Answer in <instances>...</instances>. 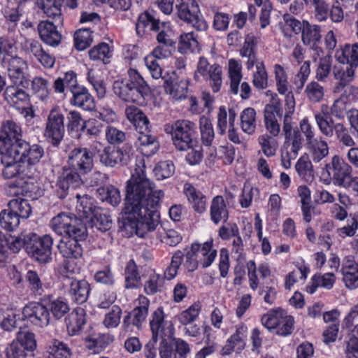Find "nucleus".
I'll list each match as a JSON object with an SVG mask.
<instances>
[{
    "label": "nucleus",
    "mask_w": 358,
    "mask_h": 358,
    "mask_svg": "<svg viewBox=\"0 0 358 358\" xmlns=\"http://www.w3.org/2000/svg\"><path fill=\"white\" fill-rule=\"evenodd\" d=\"M164 196V192L156 189L155 183L147 178L144 160H137L127 182L123 215L119 221L122 235L143 238L154 231L159 222L157 208Z\"/></svg>",
    "instance_id": "nucleus-1"
},
{
    "label": "nucleus",
    "mask_w": 358,
    "mask_h": 358,
    "mask_svg": "<svg viewBox=\"0 0 358 358\" xmlns=\"http://www.w3.org/2000/svg\"><path fill=\"white\" fill-rule=\"evenodd\" d=\"M0 154L2 155L1 162L4 165L3 176L6 178L17 177V185L10 186V189L17 187V189L13 192V194H20L33 190V186L36 182V169L35 167L27 168L23 165L17 156L13 153V150H6L0 146ZM11 192V190H10Z\"/></svg>",
    "instance_id": "nucleus-2"
},
{
    "label": "nucleus",
    "mask_w": 358,
    "mask_h": 358,
    "mask_svg": "<svg viewBox=\"0 0 358 358\" xmlns=\"http://www.w3.org/2000/svg\"><path fill=\"white\" fill-rule=\"evenodd\" d=\"M15 49L12 41L5 38H0V59L8 64V76L14 84H22L28 65L21 57L13 56Z\"/></svg>",
    "instance_id": "nucleus-3"
},
{
    "label": "nucleus",
    "mask_w": 358,
    "mask_h": 358,
    "mask_svg": "<svg viewBox=\"0 0 358 358\" xmlns=\"http://www.w3.org/2000/svg\"><path fill=\"white\" fill-rule=\"evenodd\" d=\"M282 134L285 142L281 154L282 164L285 169H289L302 148L303 138L298 129H293L292 123H283Z\"/></svg>",
    "instance_id": "nucleus-4"
},
{
    "label": "nucleus",
    "mask_w": 358,
    "mask_h": 358,
    "mask_svg": "<svg viewBox=\"0 0 358 358\" xmlns=\"http://www.w3.org/2000/svg\"><path fill=\"white\" fill-rule=\"evenodd\" d=\"M194 80L198 83H209L213 92H218L222 85V69L218 64H210L204 57H200L194 73Z\"/></svg>",
    "instance_id": "nucleus-5"
},
{
    "label": "nucleus",
    "mask_w": 358,
    "mask_h": 358,
    "mask_svg": "<svg viewBox=\"0 0 358 358\" xmlns=\"http://www.w3.org/2000/svg\"><path fill=\"white\" fill-rule=\"evenodd\" d=\"M52 238L48 234L39 236L31 234L27 236L24 245L27 252L41 263L50 262L52 256Z\"/></svg>",
    "instance_id": "nucleus-6"
},
{
    "label": "nucleus",
    "mask_w": 358,
    "mask_h": 358,
    "mask_svg": "<svg viewBox=\"0 0 358 358\" xmlns=\"http://www.w3.org/2000/svg\"><path fill=\"white\" fill-rule=\"evenodd\" d=\"M51 229L57 234L86 237V228L80 220L65 213H60L50 221Z\"/></svg>",
    "instance_id": "nucleus-7"
},
{
    "label": "nucleus",
    "mask_w": 358,
    "mask_h": 358,
    "mask_svg": "<svg viewBox=\"0 0 358 358\" xmlns=\"http://www.w3.org/2000/svg\"><path fill=\"white\" fill-rule=\"evenodd\" d=\"M64 133V115L55 107L48 115L43 136L49 143L57 147L63 140Z\"/></svg>",
    "instance_id": "nucleus-8"
},
{
    "label": "nucleus",
    "mask_w": 358,
    "mask_h": 358,
    "mask_svg": "<svg viewBox=\"0 0 358 358\" xmlns=\"http://www.w3.org/2000/svg\"><path fill=\"white\" fill-rule=\"evenodd\" d=\"M172 141L178 150H185L188 145L197 139L195 138L196 126L195 123L187 120H178L172 125Z\"/></svg>",
    "instance_id": "nucleus-9"
},
{
    "label": "nucleus",
    "mask_w": 358,
    "mask_h": 358,
    "mask_svg": "<svg viewBox=\"0 0 358 358\" xmlns=\"http://www.w3.org/2000/svg\"><path fill=\"white\" fill-rule=\"evenodd\" d=\"M322 175H327L329 180H333L334 185L340 187L352 172L351 166L340 156L334 155L328 162L322 167Z\"/></svg>",
    "instance_id": "nucleus-10"
},
{
    "label": "nucleus",
    "mask_w": 358,
    "mask_h": 358,
    "mask_svg": "<svg viewBox=\"0 0 358 358\" xmlns=\"http://www.w3.org/2000/svg\"><path fill=\"white\" fill-rule=\"evenodd\" d=\"M266 96L271 98V103L265 106L264 110V121L266 131L272 136H278L280 132V127L277 117L280 115V105L278 95L271 90L266 92Z\"/></svg>",
    "instance_id": "nucleus-11"
},
{
    "label": "nucleus",
    "mask_w": 358,
    "mask_h": 358,
    "mask_svg": "<svg viewBox=\"0 0 358 358\" xmlns=\"http://www.w3.org/2000/svg\"><path fill=\"white\" fill-rule=\"evenodd\" d=\"M356 67L351 65L345 66L335 67L334 69V77L338 80L336 83L333 92L339 94L344 92V94L358 95V88L353 85H349L355 78Z\"/></svg>",
    "instance_id": "nucleus-12"
},
{
    "label": "nucleus",
    "mask_w": 358,
    "mask_h": 358,
    "mask_svg": "<svg viewBox=\"0 0 358 358\" xmlns=\"http://www.w3.org/2000/svg\"><path fill=\"white\" fill-rule=\"evenodd\" d=\"M12 150L27 168L35 167L44 155V150L40 145H30L26 141H20Z\"/></svg>",
    "instance_id": "nucleus-13"
},
{
    "label": "nucleus",
    "mask_w": 358,
    "mask_h": 358,
    "mask_svg": "<svg viewBox=\"0 0 358 358\" xmlns=\"http://www.w3.org/2000/svg\"><path fill=\"white\" fill-rule=\"evenodd\" d=\"M46 306L43 299L40 302H29L22 311L23 320L38 327H47L50 323V317Z\"/></svg>",
    "instance_id": "nucleus-14"
},
{
    "label": "nucleus",
    "mask_w": 358,
    "mask_h": 358,
    "mask_svg": "<svg viewBox=\"0 0 358 358\" xmlns=\"http://www.w3.org/2000/svg\"><path fill=\"white\" fill-rule=\"evenodd\" d=\"M164 90L165 93L173 100L185 99L187 94L188 86L190 83L189 78L179 79L176 73L172 71L163 76Z\"/></svg>",
    "instance_id": "nucleus-15"
},
{
    "label": "nucleus",
    "mask_w": 358,
    "mask_h": 358,
    "mask_svg": "<svg viewBox=\"0 0 358 358\" xmlns=\"http://www.w3.org/2000/svg\"><path fill=\"white\" fill-rule=\"evenodd\" d=\"M150 321V329L152 334V338L158 340L169 338L174 333V327L171 321L166 319L163 308H157L152 314Z\"/></svg>",
    "instance_id": "nucleus-16"
},
{
    "label": "nucleus",
    "mask_w": 358,
    "mask_h": 358,
    "mask_svg": "<svg viewBox=\"0 0 358 358\" xmlns=\"http://www.w3.org/2000/svg\"><path fill=\"white\" fill-rule=\"evenodd\" d=\"M22 128L20 124L12 120L4 121L0 131V146L6 150L14 149L20 141H23Z\"/></svg>",
    "instance_id": "nucleus-17"
},
{
    "label": "nucleus",
    "mask_w": 358,
    "mask_h": 358,
    "mask_svg": "<svg viewBox=\"0 0 358 358\" xmlns=\"http://www.w3.org/2000/svg\"><path fill=\"white\" fill-rule=\"evenodd\" d=\"M178 16L182 21L198 31H205L208 29V24L203 19L196 5L189 6L182 3L177 6Z\"/></svg>",
    "instance_id": "nucleus-18"
},
{
    "label": "nucleus",
    "mask_w": 358,
    "mask_h": 358,
    "mask_svg": "<svg viewBox=\"0 0 358 358\" xmlns=\"http://www.w3.org/2000/svg\"><path fill=\"white\" fill-rule=\"evenodd\" d=\"M68 164L73 170L87 173L93 167L92 155L87 148H75L69 155Z\"/></svg>",
    "instance_id": "nucleus-19"
},
{
    "label": "nucleus",
    "mask_w": 358,
    "mask_h": 358,
    "mask_svg": "<svg viewBox=\"0 0 358 358\" xmlns=\"http://www.w3.org/2000/svg\"><path fill=\"white\" fill-rule=\"evenodd\" d=\"M131 155L132 148L130 145H124L119 149L107 148L100 155V161L102 164L110 167L124 165L129 162Z\"/></svg>",
    "instance_id": "nucleus-20"
},
{
    "label": "nucleus",
    "mask_w": 358,
    "mask_h": 358,
    "mask_svg": "<svg viewBox=\"0 0 358 358\" xmlns=\"http://www.w3.org/2000/svg\"><path fill=\"white\" fill-rule=\"evenodd\" d=\"M247 336V326L244 324L236 325L235 332L228 338L226 344L223 346L221 351L222 355H229L234 352H241L245 347Z\"/></svg>",
    "instance_id": "nucleus-21"
},
{
    "label": "nucleus",
    "mask_w": 358,
    "mask_h": 358,
    "mask_svg": "<svg viewBox=\"0 0 358 358\" xmlns=\"http://www.w3.org/2000/svg\"><path fill=\"white\" fill-rule=\"evenodd\" d=\"M191 247L203 268L209 267L217 257V252L213 246V238H210L202 244L197 242L193 243Z\"/></svg>",
    "instance_id": "nucleus-22"
},
{
    "label": "nucleus",
    "mask_w": 358,
    "mask_h": 358,
    "mask_svg": "<svg viewBox=\"0 0 358 358\" xmlns=\"http://www.w3.org/2000/svg\"><path fill=\"white\" fill-rule=\"evenodd\" d=\"M345 286L351 290L358 288V264L353 256H346L341 269Z\"/></svg>",
    "instance_id": "nucleus-23"
},
{
    "label": "nucleus",
    "mask_w": 358,
    "mask_h": 358,
    "mask_svg": "<svg viewBox=\"0 0 358 358\" xmlns=\"http://www.w3.org/2000/svg\"><path fill=\"white\" fill-rule=\"evenodd\" d=\"M135 90L125 79H118L114 81L113 91L120 99L126 102L143 103L144 99L138 94Z\"/></svg>",
    "instance_id": "nucleus-24"
},
{
    "label": "nucleus",
    "mask_w": 358,
    "mask_h": 358,
    "mask_svg": "<svg viewBox=\"0 0 358 358\" xmlns=\"http://www.w3.org/2000/svg\"><path fill=\"white\" fill-rule=\"evenodd\" d=\"M85 238V237H75L73 236L64 237L57 246L60 254L66 259L81 257L83 248L79 241Z\"/></svg>",
    "instance_id": "nucleus-25"
},
{
    "label": "nucleus",
    "mask_w": 358,
    "mask_h": 358,
    "mask_svg": "<svg viewBox=\"0 0 358 358\" xmlns=\"http://www.w3.org/2000/svg\"><path fill=\"white\" fill-rule=\"evenodd\" d=\"M183 192L192 208L198 213H203L206 210V196L191 183L186 182L183 185Z\"/></svg>",
    "instance_id": "nucleus-26"
},
{
    "label": "nucleus",
    "mask_w": 358,
    "mask_h": 358,
    "mask_svg": "<svg viewBox=\"0 0 358 358\" xmlns=\"http://www.w3.org/2000/svg\"><path fill=\"white\" fill-rule=\"evenodd\" d=\"M38 31L41 39L47 45L56 47L62 40V34L57 26L48 20L41 21L38 25Z\"/></svg>",
    "instance_id": "nucleus-27"
},
{
    "label": "nucleus",
    "mask_w": 358,
    "mask_h": 358,
    "mask_svg": "<svg viewBox=\"0 0 358 358\" xmlns=\"http://www.w3.org/2000/svg\"><path fill=\"white\" fill-rule=\"evenodd\" d=\"M17 85L14 84L8 86L3 94L6 101L15 108H21L24 105H29L30 101L29 94Z\"/></svg>",
    "instance_id": "nucleus-28"
},
{
    "label": "nucleus",
    "mask_w": 358,
    "mask_h": 358,
    "mask_svg": "<svg viewBox=\"0 0 358 358\" xmlns=\"http://www.w3.org/2000/svg\"><path fill=\"white\" fill-rule=\"evenodd\" d=\"M135 146L141 153L146 157L155 155L159 148V143L156 136L139 132Z\"/></svg>",
    "instance_id": "nucleus-29"
},
{
    "label": "nucleus",
    "mask_w": 358,
    "mask_h": 358,
    "mask_svg": "<svg viewBox=\"0 0 358 358\" xmlns=\"http://www.w3.org/2000/svg\"><path fill=\"white\" fill-rule=\"evenodd\" d=\"M161 23L152 12L145 11L138 15L136 24V33L143 36L149 31H158L161 29Z\"/></svg>",
    "instance_id": "nucleus-30"
},
{
    "label": "nucleus",
    "mask_w": 358,
    "mask_h": 358,
    "mask_svg": "<svg viewBox=\"0 0 358 358\" xmlns=\"http://www.w3.org/2000/svg\"><path fill=\"white\" fill-rule=\"evenodd\" d=\"M125 114L127 120L135 127L138 132L148 131L150 121L145 114L138 108L130 106L127 107Z\"/></svg>",
    "instance_id": "nucleus-31"
},
{
    "label": "nucleus",
    "mask_w": 358,
    "mask_h": 358,
    "mask_svg": "<svg viewBox=\"0 0 358 358\" xmlns=\"http://www.w3.org/2000/svg\"><path fill=\"white\" fill-rule=\"evenodd\" d=\"M71 94L72 98L70 99L71 105L87 111L92 110L95 108L94 97L85 87L82 85Z\"/></svg>",
    "instance_id": "nucleus-32"
},
{
    "label": "nucleus",
    "mask_w": 358,
    "mask_h": 358,
    "mask_svg": "<svg viewBox=\"0 0 358 358\" xmlns=\"http://www.w3.org/2000/svg\"><path fill=\"white\" fill-rule=\"evenodd\" d=\"M67 281L70 287L69 292L72 299L78 303L85 302L90 292L89 283L85 280H78L70 278Z\"/></svg>",
    "instance_id": "nucleus-33"
},
{
    "label": "nucleus",
    "mask_w": 358,
    "mask_h": 358,
    "mask_svg": "<svg viewBox=\"0 0 358 358\" xmlns=\"http://www.w3.org/2000/svg\"><path fill=\"white\" fill-rule=\"evenodd\" d=\"M86 323V313L83 308H77L66 318V325L69 335L76 336L83 329Z\"/></svg>",
    "instance_id": "nucleus-34"
},
{
    "label": "nucleus",
    "mask_w": 358,
    "mask_h": 358,
    "mask_svg": "<svg viewBox=\"0 0 358 358\" xmlns=\"http://www.w3.org/2000/svg\"><path fill=\"white\" fill-rule=\"evenodd\" d=\"M335 282L336 276L332 272L324 274L315 273L311 277L310 282L306 287V290L308 294H313L318 287L331 289L334 287Z\"/></svg>",
    "instance_id": "nucleus-35"
},
{
    "label": "nucleus",
    "mask_w": 358,
    "mask_h": 358,
    "mask_svg": "<svg viewBox=\"0 0 358 358\" xmlns=\"http://www.w3.org/2000/svg\"><path fill=\"white\" fill-rule=\"evenodd\" d=\"M81 183V179L78 173H66L58 178L57 182V194L59 198H64L66 196L70 189H76Z\"/></svg>",
    "instance_id": "nucleus-36"
},
{
    "label": "nucleus",
    "mask_w": 358,
    "mask_h": 358,
    "mask_svg": "<svg viewBox=\"0 0 358 358\" xmlns=\"http://www.w3.org/2000/svg\"><path fill=\"white\" fill-rule=\"evenodd\" d=\"M312 162L315 164L321 163L329 154L327 142L322 136L306 145Z\"/></svg>",
    "instance_id": "nucleus-37"
},
{
    "label": "nucleus",
    "mask_w": 358,
    "mask_h": 358,
    "mask_svg": "<svg viewBox=\"0 0 358 358\" xmlns=\"http://www.w3.org/2000/svg\"><path fill=\"white\" fill-rule=\"evenodd\" d=\"M27 50L31 53L34 57L45 68H52L55 58L52 55L46 52L41 44L37 41H29L27 42Z\"/></svg>",
    "instance_id": "nucleus-38"
},
{
    "label": "nucleus",
    "mask_w": 358,
    "mask_h": 358,
    "mask_svg": "<svg viewBox=\"0 0 358 358\" xmlns=\"http://www.w3.org/2000/svg\"><path fill=\"white\" fill-rule=\"evenodd\" d=\"M36 5L46 17L53 19L57 24H62V5L59 0H36Z\"/></svg>",
    "instance_id": "nucleus-39"
},
{
    "label": "nucleus",
    "mask_w": 358,
    "mask_h": 358,
    "mask_svg": "<svg viewBox=\"0 0 358 358\" xmlns=\"http://www.w3.org/2000/svg\"><path fill=\"white\" fill-rule=\"evenodd\" d=\"M138 301L141 306L136 307L134 309L132 314L129 313L124 317V325H129L131 316L133 317L132 324L138 327H140L142 322L145 321L148 315L149 301L145 296H140L138 298Z\"/></svg>",
    "instance_id": "nucleus-40"
},
{
    "label": "nucleus",
    "mask_w": 358,
    "mask_h": 358,
    "mask_svg": "<svg viewBox=\"0 0 358 358\" xmlns=\"http://www.w3.org/2000/svg\"><path fill=\"white\" fill-rule=\"evenodd\" d=\"M227 72L230 80V91L236 95L239 92V85L243 78L241 62L234 58L229 59Z\"/></svg>",
    "instance_id": "nucleus-41"
},
{
    "label": "nucleus",
    "mask_w": 358,
    "mask_h": 358,
    "mask_svg": "<svg viewBox=\"0 0 358 358\" xmlns=\"http://www.w3.org/2000/svg\"><path fill=\"white\" fill-rule=\"evenodd\" d=\"M236 113L234 109L227 110L224 106H220L217 115V128L219 134H224L231 127H234Z\"/></svg>",
    "instance_id": "nucleus-42"
},
{
    "label": "nucleus",
    "mask_w": 358,
    "mask_h": 358,
    "mask_svg": "<svg viewBox=\"0 0 358 358\" xmlns=\"http://www.w3.org/2000/svg\"><path fill=\"white\" fill-rule=\"evenodd\" d=\"M76 198L77 199L76 210L79 220H88L93 214L94 210L98 208L94 205V199L87 194L81 196L80 194H76Z\"/></svg>",
    "instance_id": "nucleus-43"
},
{
    "label": "nucleus",
    "mask_w": 358,
    "mask_h": 358,
    "mask_svg": "<svg viewBox=\"0 0 358 358\" xmlns=\"http://www.w3.org/2000/svg\"><path fill=\"white\" fill-rule=\"evenodd\" d=\"M114 341V336L110 334H102L87 338L85 346L93 353L99 354Z\"/></svg>",
    "instance_id": "nucleus-44"
},
{
    "label": "nucleus",
    "mask_w": 358,
    "mask_h": 358,
    "mask_svg": "<svg viewBox=\"0 0 358 358\" xmlns=\"http://www.w3.org/2000/svg\"><path fill=\"white\" fill-rule=\"evenodd\" d=\"M324 108H327V105H322L321 111L314 113L316 125L320 133L328 138L332 137L334 132V124L332 120H328V113H324Z\"/></svg>",
    "instance_id": "nucleus-45"
},
{
    "label": "nucleus",
    "mask_w": 358,
    "mask_h": 358,
    "mask_svg": "<svg viewBox=\"0 0 358 358\" xmlns=\"http://www.w3.org/2000/svg\"><path fill=\"white\" fill-rule=\"evenodd\" d=\"M129 79L127 80L128 83H131V85L135 90H137L138 94L145 99L150 92V89L146 83L141 75L134 69L130 68L128 71Z\"/></svg>",
    "instance_id": "nucleus-46"
},
{
    "label": "nucleus",
    "mask_w": 358,
    "mask_h": 358,
    "mask_svg": "<svg viewBox=\"0 0 358 358\" xmlns=\"http://www.w3.org/2000/svg\"><path fill=\"white\" fill-rule=\"evenodd\" d=\"M87 79L88 83L93 87L98 97L103 98L106 93V84L102 71L100 69H89Z\"/></svg>",
    "instance_id": "nucleus-47"
},
{
    "label": "nucleus",
    "mask_w": 358,
    "mask_h": 358,
    "mask_svg": "<svg viewBox=\"0 0 358 358\" xmlns=\"http://www.w3.org/2000/svg\"><path fill=\"white\" fill-rule=\"evenodd\" d=\"M86 221L90 222L92 227L105 231L111 227L112 220L106 212L101 208L94 210L93 214Z\"/></svg>",
    "instance_id": "nucleus-48"
},
{
    "label": "nucleus",
    "mask_w": 358,
    "mask_h": 358,
    "mask_svg": "<svg viewBox=\"0 0 358 358\" xmlns=\"http://www.w3.org/2000/svg\"><path fill=\"white\" fill-rule=\"evenodd\" d=\"M96 193L101 201L107 202L113 206H117L121 202L120 190L113 185L99 187Z\"/></svg>",
    "instance_id": "nucleus-49"
},
{
    "label": "nucleus",
    "mask_w": 358,
    "mask_h": 358,
    "mask_svg": "<svg viewBox=\"0 0 358 358\" xmlns=\"http://www.w3.org/2000/svg\"><path fill=\"white\" fill-rule=\"evenodd\" d=\"M210 217L215 224L225 221L228 217V211L224 200L222 196L213 198L210 206Z\"/></svg>",
    "instance_id": "nucleus-50"
},
{
    "label": "nucleus",
    "mask_w": 358,
    "mask_h": 358,
    "mask_svg": "<svg viewBox=\"0 0 358 358\" xmlns=\"http://www.w3.org/2000/svg\"><path fill=\"white\" fill-rule=\"evenodd\" d=\"M241 128L242 131L252 135L256 131L257 120L256 111L254 108L248 107L245 108L240 115Z\"/></svg>",
    "instance_id": "nucleus-51"
},
{
    "label": "nucleus",
    "mask_w": 358,
    "mask_h": 358,
    "mask_svg": "<svg viewBox=\"0 0 358 358\" xmlns=\"http://www.w3.org/2000/svg\"><path fill=\"white\" fill-rule=\"evenodd\" d=\"M46 308L56 319L62 318L69 310L67 303L60 298H44Z\"/></svg>",
    "instance_id": "nucleus-52"
},
{
    "label": "nucleus",
    "mask_w": 358,
    "mask_h": 358,
    "mask_svg": "<svg viewBox=\"0 0 358 358\" xmlns=\"http://www.w3.org/2000/svg\"><path fill=\"white\" fill-rule=\"evenodd\" d=\"M276 90L280 94H285L292 90L288 81V75L282 66L275 64L273 66Z\"/></svg>",
    "instance_id": "nucleus-53"
},
{
    "label": "nucleus",
    "mask_w": 358,
    "mask_h": 358,
    "mask_svg": "<svg viewBox=\"0 0 358 358\" xmlns=\"http://www.w3.org/2000/svg\"><path fill=\"white\" fill-rule=\"evenodd\" d=\"M90 58L96 62H102L106 64L110 62L113 50L108 43H101L89 50Z\"/></svg>",
    "instance_id": "nucleus-54"
},
{
    "label": "nucleus",
    "mask_w": 358,
    "mask_h": 358,
    "mask_svg": "<svg viewBox=\"0 0 358 358\" xmlns=\"http://www.w3.org/2000/svg\"><path fill=\"white\" fill-rule=\"evenodd\" d=\"M338 94H340V97L336 99L331 106V113L338 119H343L345 115L348 116V112L351 110H348V99H352L357 95H345L344 92Z\"/></svg>",
    "instance_id": "nucleus-55"
},
{
    "label": "nucleus",
    "mask_w": 358,
    "mask_h": 358,
    "mask_svg": "<svg viewBox=\"0 0 358 358\" xmlns=\"http://www.w3.org/2000/svg\"><path fill=\"white\" fill-rule=\"evenodd\" d=\"M342 57L338 55V60L354 67L358 66V43L346 44L341 50Z\"/></svg>",
    "instance_id": "nucleus-56"
},
{
    "label": "nucleus",
    "mask_w": 358,
    "mask_h": 358,
    "mask_svg": "<svg viewBox=\"0 0 358 358\" xmlns=\"http://www.w3.org/2000/svg\"><path fill=\"white\" fill-rule=\"evenodd\" d=\"M321 38L320 27L317 25H311L306 22L303 25L302 41L305 45L314 48L315 43Z\"/></svg>",
    "instance_id": "nucleus-57"
},
{
    "label": "nucleus",
    "mask_w": 358,
    "mask_h": 358,
    "mask_svg": "<svg viewBox=\"0 0 358 358\" xmlns=\"http://www.w3.org/2000/svg\"><path fill=\"white\" fill-rule=\"evenodd\" d=\"M199 128L203 144L205 146H210L215 138V132L210 120L206 116H201L199 119Z\"/></svg>",
    "instance_id": "nucleus-58"
},
{
    "label": "nucleus",
    "mask_w": 358,
    "mask_h": 358,
    "mask_svg": "<svg viewBox=\"0 0 358 358\" xmlns=\"http://www.w3.org/2000/svg\"><path fill=\"white\" fill-rule=\"evenodd\" d=\"M8 206L20 218L27 219L31 213L29 201L20 197L11 199Z\"/></svg>",
    "instance_id": "nucleus-59"
},
{
    "label": "nucleus",
    "mask_w": 358,
    "mask_h": 358,
    "mask_svg": "<svg viewBox=\"0 0 358 358\" xmlns=\"http://www.w3.org/2000/svg\"><path fill=\"white\" fill-rule=\"evenodd\" d=\"M274 137L265 134L259 136L258 138V143L262 151L267 157H273L277 152L278 143Z\"/></svg>",
    "instance_id": "nucleus-60"
},
{
    "label": "nucleus",
    "mask_w": 358,
    "mask_h": 358,
    "mask_svg": "<svg viewBox=\"0 0 358 358\" xmlns=\"http://www.w3.org/2000/svg\"><path fill=\"white\" fill-rule=\"evenodd\" d=\"M31 90L34 94L42 101H46L49 99V83L45 78L35 77L31 81Z\"/></svg>",
    "instance_id": "nucleus-61"
},
{
    "label": "nucleus",
    "mask_w": 358,
    "mask_h": 358,
    "mask_svg": "<svg viewBox=\"0 0 358 358\" xmlns=\"http://www.w3.org/2000/svg\"><path fill=\"white\" fill-rule=\"evenodd\" d=\"M20 219L19 216L9 208L0 213V224L7 231L15 230L20 224Z\"/></svg>",
    "instance_id": "nucleus-62"
},
{
    "label": "nucleus",
    "mask_w": 358,
    "mask_h": 358,
    "mask_svg": "<svg viewBox=\"0 0 358 358\" xmlns=\"http://www.w3.org/2000/svg\"><path fill=\"white\" fill-rule=\"evenodd\" d=\"M307 99L312 103H318L322 101L324 96V87L316 81L308 83L305 89Z\"/></svg>",
    "instance_id": "nucleus-63"
},
{
    "label": "nucleus",
    "mask_w": 358,
    "mask_h": 358,
    "mask_svg": "<svg viewBox=\"0 0 358 358\" xmlns=\"http://www.w3.org/2000/svg\"><path fill=\"white\" fill-rule=\"evenodd\" d=\"M48 352L54 358H69L71 354L69 346L58 340H54L50 343Z\"/></svg>",
    "instance_id": "nucleus-64"
}]
</instances>
